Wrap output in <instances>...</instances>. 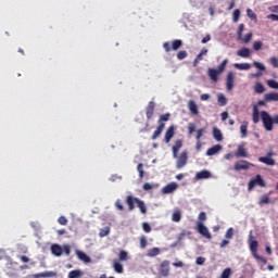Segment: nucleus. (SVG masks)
<instances>
[{
  "label": "nucleus",
  "instance_id": "f257e3e1",
  "mask_svg": "<svg viewBox=\"0 0 278 278\" xmlns=\"http://www.w3.org/2000/svg\"><path fill=\"white\" fill-rule=\"evenodd\" d=\"M249 244L253 257H255L258 262H262V264H268V260H266V257L257 254V248L260 247V243L257 240H255V237H253V230H251L249 235Z\"/></svg>",
  "mask_w": 278,
  "mask_h": 278
},
{
  "label": "nucleus",
  "instance_id": "f03ea898",
  "mask_svg": "<svg viewBox=\"0 0 278 278\" xmlns=\"http://www.w3.org/2000/svg\"><path fill=\"white\" fill-rule=\"evenodd\" d=\"M261 119L266 131H273V125H278V115L271 117L266 111L261 112Z\"/></svg>",
  "mask_w": 278,
  "mask_h": 278
},
{
  "label": "nucleus",
  "instance_id": "7ed1b4c3",
  "mask_svg": "<svg viewBox=\"0 0 278 278\" xmlns=\"http://www.w3.org/2000/svg\"><path fill=\"white\" fill-rule=\"evenodd\" d=\"M229 63V60L225 59L217 67L215 68H208L207 70V75L210 79L216 84L218 81V75H222V73H225V68H227V64Z\"/></svg>",
  "mask_w": 278,
  "mask_h": 278
},
{
  "label": "nucleus",
  "instance_id": "20e7f679",
  "mask_svg": "<svg viewBox=\"0 0 278 278\" xmlns=\"http://www.w3.org/2000/svg\"><path fill=\"white\" fill-rule=\"evenodd\" d=\"M255 186H258L260 188H266V181H264V178H262V175L257 174L254 178H252L248 182V190L251 192Z\"/></svg>",
  "mask_w": 278,
  "mask_h": 278
},
{
  "label": "nucleus",
  "instance_id": "39448f33",
  "mask_svg": "<svg viewBox=\"0 0 278 278\" xmlns=\"http://www.w3.org/2000/svg\"><path fill=\"white\" fill-rule=\"evenodd\" d=\"M184 42L180 39H175L170 42H164L163 49L166 51V53H170V51H178V49H181Z\"/></svg>",
  "mask_w": 278,
  "mask_h": 278
},
{
  "label": "nucleus",
  "instance_id": "423d86ee",
  "mask_svg": "<svg viewBox=\"0 0 278 278\" xmlns=\"http://www.w3.org/2000/svg\"><path fill=\"white\" fill-rule=\"evenodd\" d=\"M176 168H184L188 164V152L182 151L180 155L177 154Z\"/></svg>",
  "mask_w": 278,
  "mask_h": 278
},
{
  "label": "nucleus",
  "instance_id": "0eeeda50",
  "mask_svg": "<svg viewBox=\"0 0 278 278\" xmlns=\"http://www.w3.org/2000/svg\"><path fill=\"white\" fill-rule=\"evenodd\" d=\"M197 230L200 236H203V238H206L207 240H212V233H210V230L205 225L202 224V222L197 223Z\"/></svg>",
  "mask_w": 278,
  "mask_h": 278
},
{
  "label": "nucleus",
  "instance_id": "6e6552de",
  "mask_svg": "<svg viewBox=\"0 0 278 278\" xmlns=\"http://www.w3.org/2000/svg\"><path fill=\"white\" fill-rule=\"evenodd\" d=\"M253 66L255 68H257L260 72L250 74L251 79H257V78L262 77V75H263L262 73H264V71H266V66L257 61L253 62Z\"/></svg>",
  "mask_w": 278,
  "mask_h": 278
},
{
  "label": "nucleus",
  "instance_id": "1a4fd4ad",
  "mask_svg": "<svg viewBox=\"0 0 278 278\" xmlns=\"http://www.w3.org/2000/svg\"><path fill=\"white\" fill-rule=\"evenodd\" d=\"M159 273L162 275V277H168L170 274V262L163 261L159 267Z\"/></svg>",
  "mask_w": 278,
  "mask_h": 278
},
{
  "label": "nucleus",
  "instance_id": "9d476101",
  "mask_svg": "<svg viewBox=\"0 0 278 278\" xmlns=\"http://www.w3.org/2000/svg\"><path fill=\"white\" fill-rule=\"evenodd\" d=\"M258 162L266 166H275V159H273V152H267L266 156H260Z\"/></svg>",
  "mask_w": 278,
  "mask_h": 278
},
{
  "label": "nucleus",
  "instance_id": "9b49d317",
  "mask_svg": "<svg viewBox=\"0 0 278 278\" xmlns=\"http://www.w3.org/2000/svg\"><path fill=\"white\" fill-rule=\"evenodd\" d=\"M251 166H253L252 163H250L249 161H240V162H237L235 163V170H249V168H251Z\"/></svg>",
  "mask_w": 278,
  "mask_h": 278
},
{
  "label": "nucleus",
  "instance_id": "f8f14e48",
  "mask_svg": "<svg viewBox=\"0 0 278 278\" xmlns=\"http://www.w3.org/2000/svg\"><path fill=\"white\" fill-rule=\"evenodd\" d=\"M236 79V76L233 72H228L227 77H226V89L228 91L233 90V81Z\"/></svg>",
  "mask_w": 278,
  "mask_h": 278
},
{
  "label": "nucleus",
  "instance_id": "ddd939ff",
  "mask_svg": "<svg viewBox=\"0 0 278 278\" xmlns=\"http://www.w3.org/2000/svg\"><path fill=\"white\" fill-rule=\"evenodd\" d=\"M154 112H155V102L150 101L146 109V116H147L148 121H151L153 118Z\"/></svg>",
  "mask_w": 278,
  "mask_h": 278
},
{
  "label": "nucleus",
  "instance_id": "4468645a",
  "mask_svg": "<svg viewBox=\"0 0 278 278\" xmlns=\"http://www.w3.org/2000/svg\"><path fill=\"white\" fill-rule=\"evenodd\" d=\"M177 188H178L177 182H170L162 188V194H172V192H175Z\"/></svg>",
  "mask_w": 278,
  "mask_h": 278
},
{
  "label": "nucleus",
  "instance_id": "2eb2a0df",
  "mask_svg": "<svg viewBox=\"0 0 278 278\" xmlns=\"http://www.w3.org/2000/svg\"><path fill=\"white\" fill-rule=\"evenodd\" d=\"M181 147H184V140L177 139L174 146L172 147L173 157H177L179 153V149H181Z\"/></svg>",
  "mask_w": 278,
  "mask_h": 278
},
{
  "label": "nucleus",
  "instance_id": "dca6fc26",
  "mask_svg": "<svg viewBox=\"0 0 278 278\" xmlns=\"http://www.w3.org/2000/svg\"><path fill=\"white\" fill-rule=\"evenodd\" d=\"M235 155L236 157H249V152H247V149L243 144H240L235 151Z\"/></svg>",
  "mask_w": 278,
  "mask_h": 278
},
{
  "label": "nucleus",
  "instance_id": "f3484780",
  "mask_svg": "<svg viewBox=\"0 0 278 278\" xmlns=\"http://www.w3.org/2000/svg\"><path fill=\"white\" fill-rule=\"evenodd\" d=\"M220 151H223V146L215 144L212 148L207 149L206 155H208V156L216 155L217 153H220Z\"/></svg>",
  "mask_w": 278,
  "mask_h": 278
},
{
  "label": "nucleus",
  "instance_id": "a211bd4d",
  "mask_svg": "<svg viewBox=\"0 0 278 278\" xmlns=\"http://www.w3.org/2000/svg\"><path fill=\"white\" fill-rule=\"evenodd\" d=\"M188 109H189V112H191V114H193V116L199 115V106L197 105V102H194V100H190L188 102Z\"/></svg>",
  "mask_w": 278,
  "mask_h": 278
},
{
  "label": "nucleus",
  "instance_id": "6ab92c4d",
  "mask_svg": "<svg viewBox=\"0 0 278 278\" xmlns=\"http://www.w3.org/2000/svg\"><path fill=\"white\" fill-rule=\"evenodd\" d=\"M175 136V126H169L165 132V142L168 144L170 140H173V137Z\"/></svg>",
  "mask_w": 278,
  "mask_h": 278
},
{
  "label": "nucleus",
  "instance_id": "aec40b11",
  "mask_svg": "<svg viewBox=\"0 0 278 278\" xmlns=\"http://www.w3.org/2000/svg\"><path fill=\"white\" fill-rule=\"evenodd\" d=\"M260 116H262V113H260V109H257V105H254L252 110V121L254 125H257V123H260Z\"/></svg>",
  "mask_w": 278,
  "mask_h": 278
},
{
  "label": "nucleus",
  "instance_id": "412c9836",
  "mask_svg": "<svg viewBox=\"0 0 278 278\" xmlns=\"http://www.w3.org/2000/svg\"><path fill=\"white\" fill-rule=\"evenodd\" d=\"M164 127H166V124H161V125L159 124V126L154 130L151 139L152 140H157V138H160V136H162V131H164Z\"/></svg>",
  "mask_w": 278,
  "mask_h": 278
},
{
  "label": "nucleus",
  "instance_id": "4be33fe9",
  "mask_svg": "<svg viewBox=\"0 0 278 278\" xmlns=\"http://www.w3.org/2000/svg\"><path fill=\"white\" fill-rule=\"evenodd\" d=\"M264 99H265V101H268L269 103L273 101L277 102L278 101V92L271 91V92L265 93Z\"/></svg>",
  "mask_w": 278,
  "mask_h": 278
},
{
  "label": "nucleus",
  "instance_id": "5701e85b",
  "mask_svg": "<svg viewBox=\"0 0 278 278\" xmlns=\"http://www.w3.org/2000/svg\"><path fill=\"white\" fill-rule=\"evenodd\" d=\"M76 255L78 260H80V262H84L85 264H90V256H88V254H86L85 252L76 251Z\"/></svg>",
  "mask_w": 278,
  "mask_h": 278
},
{
  "label": "nucleus",
  "instance_id": "b1692460",
  "mask_svg": "<svg viewBox=\"0 0 278 278\" xmlns=\"http://www.w3.org/2000/svg\"><path fill=\"white\" fill-rule=\"evenodd\" d=\"M136 199H138V198H134L131 195H127L126 203L128 205V211L129 212H134V210H136V205H135Z\"/></svg>",
  "mask_w": 278,
  "mask_h": 278
},
{
  "label": "nucleus",
  "instance_id": "393cba45",
  "mask_svg": "<svg viewBox=\"0 0 278 278\" xmlns=\"http://www.w3.org/2000/svg\"><path fill=\"white\" fill-rule=\"evenodd\" d=\"M51 253L52 255H55L56 257L62 256L63 249L60 247V244H52L51 245Z\"/></svg>",
  "mask_w": 278,
  "mask_h": 278
},
{
  "label": "nucleus",
  "instance_id": "a878e982",
  "mask_svg": "<svg viewBox=\"0 0 278 278\" xmlns=\"http://www.w3.org/2000/svg\"><path fill=\"white\" fill-rule=\"evenodd\" d=\"M239 58H251V50L249 48H241L237 51Z\"/></svg>",
  "mask_w": 278,
  "mask_h": 278
},
{
  "label": "nucleus",
  "instance_id": "bb28decb",
  "mask_svg": "<svg viewBox=\"0 0 278 278\" xmlns=\"http://www.w3.org/2000/svg\"><path fill=\"white\" fill-rule=\"evenodd\" d=\"M197 179H210V177H212V173H210V170H201L198 172L195 175Z\"/></svg>",
  "mask_w": 278,
  "mask_h": 278
},
{
  "label": "nucleus",
  "instance_id": "cd10ccee",
  "mask_svg": "<svg viewBox=\"0 0 278 278\" xmlns=\"http://www.w3.org/2000/svg\"><path fill=\"white\" fill-rule=\"evenodd\" d=\"M213 137L217 142H223V132L217 127H213Z\"/></svg>",
  "mask_w": 278,
  "mask_h": 278
},
{
  "label": "nucleus",
  "instance_id": "c85d7f7f",
  "mask_svg": "<svg viewBox=\"0 0 278 278\" xmlns=\"http://www.w3.org/2000/svg\"><path fill=\"white\" fill-rule=\"evenodd\" d=\"M137 207L140 210L141 214H147V204H144V201L140 199H136Z\"/></svg>",
  "mask_w": 278,
  "mask_h": 278
},
{
  "label": "nucleus",
  "instance_id": "c756f323",
  "mask_svg": "<svg viewBox=\"0 0 278 278\" xmlns=\"http://www.w3.org/2000/svg\"><path fill=\"white\" fill-rule=\"evenodd\" d=\"M233 66L238 71H249L251 68V64L249 63H235Z\"/></svg>",
  "mask_w": 278,
  "mask_h": 278
},
{
  "label": "nucleus",
  "instance_id": "7c9ffc66",
  "mask_svg": "<svg viewBox=\"0 0 278 278\" xmlns=\"http://www.w3.org/2000/svg\"><path fill=\"white\" fill-rule=\"evenodd\" d=\"M249 129V122H243L240 126L241 138H247Z\"/></svg>",
  "mask_w": 278,
  "mask_h": 278
},
{
  "label": "nucleus",
  "instance_id": "2f4dec72",
  "mask_svg": "<svg viewBox=\"0 0 278 278\" xmlns=\"http://www.w3.org/2000/svg\"><path fill=\"white\" fill-rule=\"evenodd\" d=\"M254 92H256V94H264V92H266V88H264V85H262V83H256L254 85Z\"/></svg>",
  "mask_w": 278,
  "mask_h": 278
},
{
  "label": "nucleus",
  "instance_id": "473e14b6",
  "mask_svg": "<svg viewBox=\"0 0 278 278\" xmlns=\"http://www.w3.org/2000/svg\"><path fill=\"white\" fill-rule=\"evenodd\" d=\"M167 121H170V113H165L160 116L159 118V125H166Z\"/></svg>",
  "mask_w": 278,
  "mask_h": 278
},
{
  "label": "nucleus",
  "instance_id": "72a5a7b5",
  "mask_svg": "<svg viewBox=\"0 0 278 278\" xmlns=\"http://www.w3.org/2000/svg\"><path fill=\"white\" fill-rule=\"evenodd\" d=\"M7 268L9 270H18V263L17 262H14V261H10L8 264H7Z\"/></svg>",
  "mask_w": 278,
  "mask_h": 278
},
{
  "label": "nucleus",
  "instance_id": "f704fd0d",
  "mask_svg": "<svg viewBox=\"0 0 278 278\" xmlns=\"http://www.w3.org/2000/svg\"><path fill=\"white\" fill-rule=\"evenodd\" d=\"M217 101H218V105H220V108L227 105V98L225 97V94H218Z\"/></svg>",
  "mask_w": 278,
  "mask_h": 278
},
{
  "label": "nucleus",
  "instance_id": "c9c22d12",
  "mask_svg": "<svg viewBox=\"0 0 278 278\" xmlns=\"http://www.w3.org/2000/svg\"><path fill=\"white\" fill-rule=\"evenodd\" d=\"M81 277V270L79 269H74L68 273V278H79Z\"/></svg>",
  "mask_w": 278,
  "mask_h": 278
},
{
  "label": "nucleus",
  "instance_id": "e433bc0d",
  "mask_svg": "<svg viewBox=\"0 0 278 278\" xmlns=\"http://www.w3.org/2000/svg\"><path fill=\"white\" fill-rule=\"evenodd\" d=\"M157 255H160V248H153V249L148 251V256L149 257H155Z\"/></svg>",
  "mask_w": 278,
  "mask_h": 278
},
{
  "label": "nucleus",
  "instance_id": "4c0bfd02",
  "mask_svg": "<svg viewBox=\"0 0 278 278\" xmlns=\"http://www.w3.org/2000/svg\"><path fill=\"white\" fill-rule=\"evenodd\" d=\"M119 262H127L128 260V253L125 250H122L118 254Z\"/></svg>",
  "mask_w": 278,
  "mask_h": 278
},
{
  "label": "nucleus",
  "instance_id": "58836bf2",
  "mask_svg": "<svg viewBox=\"0 0 278 278\" xmlns=\"http://www.w3.org/2000/svg\"><path fill=\"white\" fill-rule=\"evenodd\" d=\"M267 86L273 90H278V83L275 79L267 80Z\"/></svg>",
  "mask_w": 278,
  "mask_h": 278
},
{
  "label": "nucleus",
  "instance_id": "ea45409f",
  "mask_svg": "<svg viewBox=\"0 0 278 278\" xmlns=\"http://www.w3.org/2000/svg\"><path fill=\"white\" fill-rule=\"evenodd\" d=\"M113 268H114L115 273H118V274L123 273V264H121L116 261L113 264Z\"/></svg>",
  "mask_w": 278,
  "mask_h": 278
},
{
  "label": "nucleus",
  "instance_id": "a19ab883",
  "mask_svg": "<svg viewBox=\"0 0 278 278\" xmlns=\"http://www.w3.org/2000/svg\"><path fill=\"white\" fill-rule=\"evenodd\" d=\"M247 16L251 18V21H257V15L251 9H247Z\"/></svg>",
  "mask_w": 278,
  "mask_h": 278
},
{
  "label": "nucleus",
  "instance_id": "79ce46f5",
  "mask_svg": "<svg viewBox=\"0 0 278 278\" xmlns=\"http://www.w3.org/2000/svg\"><path fill=\"white\" fill-rule=\"evenodd\" d=\"M270 203V198L267 194L261 197L260 205H268Z\"/></svg>",
  "mask_w": 278,
  "mask_h": 278
},
{
  "label": "nucleus",
  "instance_id": "37998d69",
  "mask_svg": "<svg viewBox=\"0 0 278 278\" xmlns=\"http://www.w3.org/2000/svg\"><path fill=\"white\" fill-rule=\"evenodd\" d=\"M232 21L238 23L240 21V9H236L232 13Z\"/></svg>",
  "mask_w": 278,
  "mask_h": 278
},
{
  "label": "nucleus",
  "instance_id": "c03bdc74",
  "mask_svg": "<svg viewBox=\"0 0 278 278\" xmlns=\"http://www.w3.org/2000/svg\"><path fill=\"white\" fill-rule=\"evenodd\" d=\"M137 170L139 173L140 179H142V177H144V165L142 163H139L137 166Z\"/></svg>",
  "mask_w": 278,
  "mask_h": 278
},
{
  "label": "nucleus",
  "instance_id": "a18cd8bd",
  "mask_svg": "<svg viewBox=\"0 0 278 278\" xmlns=\"http://www.w3.org/2000/svg\"><path fill=\"white\" fill-rule=\"evenodd\" d=\"M231 277V268L227 267L223 270L220 278H230Z\"/></svg>",
  "mask_w": 278,
  "mask_h": 278
},
{
  "label": "nucleus",
  "instance_id": "49530a36",
  "mask_svg": "<svg viewBox=\"0 0 278 278\" xmlns=\"http://www.w3.org/2000/svg\"><path fill=\"white\" fill-rule=\"evenodd\" d=\"M204 134H205V128L198 129L195 134V140L201 141V138L203 137Z\"/></svg>",
  "mask_w": 278,
  "mask_h": 278
},
{
  "label": "nucleus",
  "instance_id": "de8ad7c7",
  "mask_svg": "<svg viewBox=\"0 0 278 278\" xmlns=\"http://www.w3.org/2000/svg\"><path fill=\"white\" fill-rule=\"evenodd\" d=\"M207 52H208L207 48H202L200 53L195 58L201 61L203 60V55H207Z\"/></svg>",
  "mask_w": 278,
  "mask_h": 278
},
{
  "label": "nucleus",
  "instance_id": "09e8293b",
  "mask_svg": "<svg viewBox=\"0 0 278 278\" xmlns=\"http://www.w3.org/2000/svg\"><path fill=\"white\" fill-rule=\"evenodd\" d=\"M186 58H188V52L186 50H181L177 53L178 60H186Z\"/></svg>",
  "mask_w": 278,
  "mask_h": 278
},
{
  "label": "nucleus",
  "instance_id": "8fccbe9b",
  "mask_svg": "<svg viewBox=\"0 0 278 278\" xmlns=\"http://www.w3.org/2000/svg\"><path fill=\"white\" fill-rule=\"evenodd\" d=\"M172 220H173L174 223H179V220H181V213L175 212V213L173 214V216H172Z\"/></svg>",
  "mask_w": 278,
  "mask_h": 278
},
{
  "label": "nucleus",
  "instance_id": "3c124183",
  "mask_svg": "<svg viewBox=\"0 0 278 278\" xmlns=\"http://www.w3.org/2000/svg\"><path fill=\"white\" fill-rule=\"evenodd\" d=\"M195 129H197V125L190 123L188 125V134H189V136H192L194 134Z\"/></svg>",
  "mask_w": 278,
  "mask_h": 278
},
{
  "label": "nucleus",
  "instance_id": "603ef678",
  "mask_svg": "<svg viewBox=\"0 0 278 278\" xmlns=\"http://www.w3.org/2000/svg\"><path fill=\"white\" fill-rule=\"evenodd\" d=\"M225 238L227 240H231V238H233V229L232 228H228L226 233H225Z\"/></svg>",
  "mask_w": 278,
  "mask_h": 278
},
{
  "label": "nucleus",
  "instance_id": "864d4df0",
  "mask_svg": "<svg viewBox=\"0 0 278 278\" xmlns=\"http://www.w3.org/2000/svg\"><path fill=\"white\" fill-rule=\"evenodd\" d=\"M147 244H148L147 237L141 236L140 237V249H147Z\"/></svg>",
  "mask_w": 278,
  "mask_h": 278
},
{
  "label": "nucleus",
  "instance_id": "5fc2aeb1",
  "mask_svg": "<svg viewBox=\"0 0 278 278\" xmlns=\"http://www.w3.org/2000/svg\"><path fill=\"white\" fill-rule=\"evenodd\" d=\"M142 229L146 233H151V225H149V223L144 222L142 224Z\"/></svg>",
  "mask_w": 278,
  "mask_h": 278
},
{
  "label": "nucleus",
  "instance_id": "6e6d98bb",
  "mask_svg": "<svg viewBox=\"0 0 278 278\" xmlns=\"http://www.w3.org/2000/svg\"><path fill=\"white\" fill-rule=\"evenodd\" d=\"M242 31H244V24H240L238 29H237L238 38H242Z\"/></svg>",
  "mask_w": 278,
  "mask_h": 278
},
{
  "label": "nucleus",
  "instance_id": "4d7b16f0",
  "mask_svg": "<svg viewBox=\"0 0 278 278\" xmlns=\"http://www.w3.org/2000/svg\"><path fill=\"white\" fill-rule=\"evenodd\" d=\"M59 225H68V219H66L64 216H60L58 219Z\"/></svg>",
  "mask_w": 278,
  "mask_h": 278
},
{
  "label": "nucleus",
  "instance_id": "13d9d810",
  "mask_svg": "<svg viewBox=\"0 0 278 278\" xmlns=\"http://www.w3.org/2000/svg\"><path fill=\"white\" fill-rule=\"evenodd\" d=\"M115 207H117V210H119V212H123V210H125V206H123V201H121V200H116Z\"/></svg>",
  "mask_w": 278,
  "mask_h": 278
},
{
  "label": "nucleus",
  "instance_id": "bf43d9fd",
  "mask_svg": "<svg viewBox=\"0 0 278 278\" xmlns=\"http://www.w3.org/2000/svg\"><path fill=\"white\" fill-rule=\"evenodd\" d=\"M195 264H197L198 266H203V264H205V257H203V256L197 257Z\"/></svg>",
  "mask_w": 278,
  "mask_h": 278
},
{
  "label": "nucleus",
  "instance_id": "052dcab7",
  "mask_svg": "<svg viewBox=\"0 0 278 278\" xmlns=\"http://www.w3.org/2000/svg\"><path fill=\"white\" fill-rule=\"evenodd\" d=\"M271 66H274V68H278V60L276 56H271L269 60Z\"/></svg>",
  "mask_w": 278,
  "mask_h": 278
},
{
  "label": "nucleus",
  "instance_id": "680f3d73",
  "mask_svg": "<svg viewBox=\"0 0 278 278\" xmlns=\"http://www.w3.org/2000/svg\"><path fill=\"white\" fill-rule=\"evenodd\" d=\"M251 38H253V34L252 33H248L244 38H243V42L247 45L249 42H251Z\"/></svg>",
  "mask_w": 278,
  "mask_h": 278
},
{
  "label": "nucleus",
  "instance_id": "e2e57ef3",
  "mask_svg": "<svg viewBox=\"0 0 278 278\" xmlns=\"http://www.w3.org/2000/svg\"><path fill=\"white\" fill-rule=\"evenodd\" d=\"M198 219L200 220V223L207 220V215L205 214V212H201L198 216Z\"/></svg>",
  "mask_w": 278,
  "mask_h": 278
},
{
  "label": "nucleus",
  "instance_id": "0e129e2a",
  "mask_svg": "<svg viewBox=\"0 0 278 278\" xmlns=\"http://www.w3.org/2000/svg\"><path fill=\"white\" fill-rule=\"evenodd\" d=\"M253 49L254 51H260L262 49V41H254Z\"/></svg>",
  "mask_w": 278,
  "mask_h": 278
},
{
  "label": "nucleus",
  "instance_id": "69168bd1",
  "mask_svg": "<svg viewBox=\"0 0 278 278\" xmlns=\"http://www.w3.org/2000/svg\"><path fill=\"white\" fill-rule=\"evenodd\" d=\"M109 233H110L109 228L102 229V230H100V238H105V236H109Z\"/></svg>",
  "mask_w": 278,
  "mask_h": 278
},
{
  "label": "nucleus",
  "instance_id": "338daca9",
  "mask_svg": "<svg viewBox=\"0 0 278 278\" xmlns=\"http://www.w3.org/2000/svg\"><path fill=\"white\" fill-rule=\"evenodd\" d=\"M143 190H146L147 192H149V190H153V185L149 182L143 184Z\"/></svg>",
  "mask_w": 278,
  "mask_h": 278
},
{
  "label": "nucleus",
  "instance_id": "774afa93",
  "mask_svg": "<svg viewBox=\"0 0 278 278\" xmlns=\"http://www.w3.org/2000/svg\"><path fill=\"white\" fill-rule=\"evenodd\" d=\"M62 249H63V253H65V255H71V247L64 245Z\"/></svg>",
  "mask_w": 278,
  "mask_h": 278
}]
</instances>
